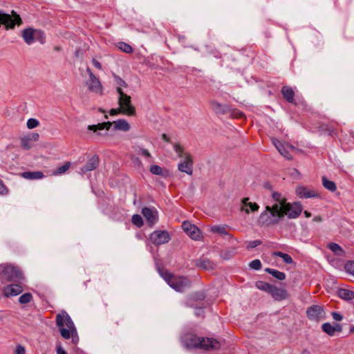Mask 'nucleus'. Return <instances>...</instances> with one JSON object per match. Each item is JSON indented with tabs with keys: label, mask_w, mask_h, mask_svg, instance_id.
<instances>
[{
	"label": "nucleus",
	"mask_w": 354,
	"mask_h": 354,
	"mask_svg": "<svg viewBox=\"0 0 354 354\" xmlns=\"http://www.w3.org/2000/svg\"><path fill=\"white\" fill-rule=\"evenodd\" d=\"M56 324L63 338L66 339L71 338L73 344L77 343L79 338L77 330L74 323L66 311H63L57 315Z\"/></svg>",
	"instance_id": "nucleus-1"
},
{
	"label": "nucleus",
	"mask_w": 354,
	"mask_h": 354,
	"mask_svg": "<svg viewBox=\"0 0 354 354\" xmlns=\"http://www.w3.org/2000/svg\"><path fill=\"white\" fill-rule=\"evenodd\" d=\"M185 346L188 348H198L204 350H218L221 344L212 338L199 337L192 333H187L182 338Z\"/></svg>",
	"instance_id": "nucleus-2"
},
{
	"label": "nucleus",
	"mask_w": 354,
	"mask_h": 354,
	"mask_svg": "<svg viewBox=\"0 0 354 354\" xmlns=\"http://www.w3.org/2000/svg\"><path fill=\"white\" fill-rule=\"evenodd\" d=\"M160 274L167 284L176 292H183L192 286L191 280L186 277L174 275L167 271H162Z\"/></svg>",
	"instance_id": "nucleus-3"
},
{
	"label": "nucleus",
	"mask_w": 354,
	"mask_h": 354,
	"mask_svg": "<svg viewBox=\"0 0 354 354\" xmlns=\"http://www.w3.org/2000/svg\"><path fill=\"white\" fill-rule=\"evenodd\" d=\"M279 209L280 206L278 205H267L258 218L259 225L270 226L279 223L281 219Z\"/></svg>",
	"instance_id": "nucleus-4"
},
{
	"label": "nucleus",
	"mask_w": 354,
	"mask_h": 354,
	"mask_svg": "<svg viewBox=\"0 0 354 354\" xmlns=\"http://www.w3.org/2000/svg\"><path fill=\"white\" fill-rule=\"evenodd\" d=\"M114 124V129L115 130H120L123 131H127L130 129V125L128 122L124 119H120L113 122H106L99 123L97 124L89 125L88 129L96 132L104 129H109V128Z\"/></svg>",
	"instance_id": "nucleus-5"
},
{
	"label": "nucleus",
	"mask_w": 354,
	"mask_h": 354,
	"mask_svg": "<svg viewBox=\"0 0 354 354\" xmlns=\"http://www.w3.org/2000/svg\"><path fill=\"white\" fill-rule=\"evenodd\" d=\"M278 205L280 206L279 212L281 214V219L284 216H287L290 218H297L302 211L301 205L299 202L293 203L286 202L282 206L281 203H279Z\"/></svg>",
	"instance_id": "nucleus-6"
},
{
	"label": "nucleus",
	"mask_w": 354,
	"mask_h": 354,
	"mask_svg": "<svg viewBox=\"0 0 354 354\" xmlns=\"http://www.w3.org/2000/svg\"><path fill=\"white\" fill-rule=\"evenodd\" d=\"M119 95L118 104L122 109V113L128 115H134L136 114L135 107L131 104V98L129 95L124 93L122 90L118 89Z\"/></svg>",
	"instance_id": "nucleus-7"
},
{
	"label": "nucleus",
	"mask_w": 354,
	"mask_h": 354,
	"mask_svg": "<svg viewBox=\"0 0 354 354\" xmlns=\"http://www.w3.org/2000/svg\"><path fill=\"white\" fill-rule=\"evenodd\" d=\"M21 37L24 41L28 44H32L35 40L39 41L41 44L45 41L44 34L42 31L32 28H28L22 30Z\"/></svg>",
	"instance_id": "nucleus-8"
},
{
	"label": "nucleus",
	"mask_w": 354,
	"mask_h": 354,
	"mask_svg": "<svg viewBox=\"0 0 354 354\" xmlns=\"http://www.w3.org/2000/svg\"><path fill=\"white\" fill-rule=\"evenodd\" d=\"M272 141L279 153L288 160H291L293 155L300 152V150L293 146L287 143H282L276 138H272Z\"/></svg>",
	"instance_id": "nucleus-9"
},
{
	"label": "nucleus",
	"mask_w": 354,
	"mask_h": 354,
	"mask_svg": "<svg viewBox=\"0 0 354 354\" xmlns=\"http://www.w3.org/2000/svg\"><path fill=\"white\" fill-rule=\"evenodd\" d=\"M3 273L8 281H19L24 279L22 271L17 266L12 264H6L2 266Z\"/></svg>",
	"instance_id": "nucleus-10"
},
{
	"label": "nucleus",
	"mask_w": 354,
	"mask_h": 354,
	"mask_svg": "<svg viewBox=\"0 0 354 354\" xmlns=\"http://www.w3.org/2000/svg\"><path fill=\"white\" fill-rule=\"evenodd\" d=\"M170 239L169 233L165 230L154 231L150 235L151 241L156 245L167 243Z\"/></svg>",
	"instance_id": "nucleus-11"
},
{
	"label": "nucleus",
	"mask_w": 354,
	"mask_h": 354,
	"mask_svg": "<svg viewBox=\"0 0 354 354\" xmlns=\"http://www.w3.org/2000/svg\"><path fill=\"white\" fill-rule=\"evenodd\" d=\"M86 72L89 75V80L87 82L88 89L95 93H102V86L100 80L92 73L90 68H86Z\"/></svg>",
	"instance_id": "nucleus-12"
},
{
	"label": "nucleus",
	"mask_w": 354,
	"mask_h": 354,
	"mask_svg": "<svg viewBox=\"0 0 354 354\" xmlns=\"http://www.w3.org/2000/svg\"><path fill=\"white\" fill-rule=\"evenodd\" d=\"M322 329L326 334L333 337L342 331V326L337 322H326L322 325Z\"/></svg>",
	"instance_id": "nucleus-13"
},
{
	"label": "nucleus",
	"mask_w": 354,
	"mask_h": 354,
	"mask_svg": "<svg viewBox=\"0 0 354 354\" xmlns=\"http://www.w3.org/2000/svg\"><path fill=\"white\" fill-rule=\"evenodd\" d=\"M193 160L189 154H185V158L178 165V169L180 171L192 175L193 172Z\"/></svg>",
	"instance_id": "nucleus-14"
},
{
	"label": "nucleus",
	"mask_w": 354,
	"mask_h": 354,
	"mask_svg": "<svg viewBox=\"0 0 354 354\" xmlns=\"http://www.w3.org/2000/svg\"><path fill=\"white\" fill-rule=\"evenodd\" d=\"M182 228L194 240H198L201 237L200 230L189 221H184L182 224Z\"/></svg>",
	"instance_id": "nucleus-15"
},
{
	"label": "nucleus",
	"mask_w": 354,
	"mask_h": 354,
	"mask_svg": "<svg viewBox=\"0 0 354 354\" xmlns=\"http://www.w3.org/2000/svg\"><path fill=\"white\" fill-rule=\"evenodd\" d=\"M142 214L150 225H153L158 221V212L155 208L144 207Z\"/></svg>",
	"instance_id": "nucleus-16"
},
{
	"label": "nucleus",
	"mask_w": 354,
	"mask_h": 354,
	"mask_svg": "<svg viewBox=\"0 0 354 354\" xmlns=\"http://www.w3.org/2000/svg\"><path fill=\"white\" fill-rule=\"evenodd\" d=\"M272 291L270 292V295L277 301H281L287 297V291L284 288H277L272 285Z\"/></svg>",
	"instance_id": "nucleus-17"
},
{
	"label": "nucleus",
	"mask_w": 354,
	"mask_h": 354,
	"mask_svg": "<svg viewBox=\"0 0 354 354\" xmlns=\"http://www.w3.org/2000/svg\"><path fill=\"white\" fill-rule=\"evenodd\" d=\"M243 206L241 209L244 211L246 214H250V212H257L259 209V205L256 203L249 202L248 198H244L242 200Z\"/></svg>",
	"instance_id": "nucleus-18"
},
{
	"label": "nucleus",
	"mask_w": 354,
	"mask_h": 354,
	"mask_svg": "<svg viewBox=\"0 0 354 354\" xmlns=\"http://www.w3.org/2000/svg\"><path fill=\"white\" fill-rule=\"evenodd\" d=\"M23 291V288L18 284H11L4 288L3 292L6 297L16 296Z\"/></svg>",
	"instance_id": "nucleus-19"
},
{
	"label": "nucleus",
	"mask_w": 354,
	"mask_h": 354,
	"mask_svg": "<svg viewBox=\"0 0 354 354\" xmlns=\"http://www.w3.org/2000/svg\"><path fill=\"white\" fill-rule=\"evenodd\" d=\"M98 165V157L93 156L88 160L86 164L81 169L82 173L94 170Z\"/></svg>",
	"instance_id": "nucleus-20"
},
{
	"label": "nucleus",
	"mask_w": 354,
	"mask_h": 354,
	"mask_svg": "<svg viewBox=\"0 0 354 354\" xmlns=\"http://www.w3.org/2000/svg\"><path fill=\"white\" fill-rule=\"evenodd\" d=\"M210 106L211 109L218 114H223L225 113L228 109L227 106L225 104H221L215 100L210 101Z\"/></svg>",
	"instance_id": "nucleus-21"
},
{
	"label": "nucleus",
	"mask_w": 354,
	"mask_h": 354,
	"mask_svg": "<svg viewBox=\"0 0 354 354\" xmlns=\"http://www.w3.org/2000/svg\"><path fill=\"white\" fill-rule=\"evenodd\" d=\"M21 176L28 180H36V179H41L44 178V175L41 171H25L21 173Z\"/></svg>",
	"instance_id": "nucleus-22"
},
{
	"label": "nucleus",
	"mask_w": 354,
	"mask_h": 354,
	"mask_svg": "<svg viewBox=\"0 0 354 354\" xmlns=\"http://www.w3.org/2000/svg\"><path fill=\"white\" fill-rule=\"evenodd\" d=\"M196 266L202 269L209 270L214 269L215 265L208 259H201L196 263Z\"/></svg>",
	"instance_id": "nucleus-23"
},
{
	"label": "nucleus",
	"mask_w": 354,
	"mask_h": 354,
	"mask_svg": "<svg viewBox=\"0 0 354 354\" xmlns=\"http://www.w3.org/2000/svg\"><path fill=\"white\" fill-rule=\"evenodd\" d=\"M337 293L340 298L344 300H350L354 298V292L346 288H339Z\"/></svg>",
	"instance_id": "nucleus-24"
},
{
	"label": "nucleus",
	"mask_w": 354,
	"mask_h": 354,
	"mask_svg": "<svg viewBox=\"0 0 354 354\" xmlns=\"http://www.w3.org/2000/svg\"><path fill=\"white\" fill-rule=\"evenodd\" d=\"M283 97L288 102H293L295 93L292 89L289 86H283L281 90Z\"/></svg>",
	"instance_id": "nucleus-25"
},
{
	"label": "nucleus",
	"mask_w": 354,
	"mask_h": 354,
	"mask_svg": "<svg viewBox=\"0 0 354 354\" xmlns=\"http://www.w3.org/2000/svg\"><path fill=\"white\" fill-rule=\"evenodd\" d=\"M265 271L279 280L282 281V280L285 279V278H286L285 273L283 272H280L277 270L272 269V268H266L265 270Z\"/></svg>",
	"instance_id": "nucleus-26"
},
{
	"label": "nucleus",
	"mask_w": 354,
	"mask_h": 354,
	"mask_svg": "<svg viewBox=\"0 0 354 354\" xmlns=\"http://www.w3.org/2000/svg\"><path fill=\"white\" fill-rule=\"evenodd\" d=\"M328 247L335 255H344V250L337 243H328Z\"/></svg>",
	"instance_id": "nucleus-27"
},
{
	"label": "nucleus",
	"mask_w": 354,
	"mask_h": 354,
	"mask_svg": "<svg viewBox=\"0 0 354 354\" xmlns=\"http://www.w3.org/2000/svg\"><path fill=\"white\" fill-rule=\"evenodd\" d=\"M255 286L259 290H263L270 294V292L272 291L271 289L272 285L262 281H258L256 282Z\"/></svg>",
	"instance_id": "nucleus-28"
},
{
	"label": "nucleus",
	"mask_w": 354,
	"mask_h": 354,
	"mask_svg": "<svg viewBox=\"0 0 354 354\" xmlns=\"http://www.w3.org/2000/svg\"><path fill=\"white\" fill-rule=\"evenodd\" d=\"M322 184L326 189L330 192H335L337 189L335 183L325 176L322 177Z\"/></svg>",
	"instance_id": "nucleus-29"
},
{
	"label": "nucleus",
	"mask_w": 354,
	"mask_h": 354,
	"mask_svg": "<svg viewBox=\"0 0 354 354\" xmlns=\"http://www.w3.org/2000/svg\"><path fill=\"white\" fill-rule=\"evenodd\" d=\"M272 198L274 202L272 205L281 204V206L286 203V199L282 197L281 194L279 192H273L272 194Z\"/></svg>",
	"instance_id": "nucleus-30"
},
{
	"label": "nucleus",
	"mask_w": 354,
	"mask_h": 354,
	"mask_svg": "<svg viewBox=\"0 0 354 354\" xmlns=\"http://www.w3.org/2000/svg\"><path fill=\"white\" fill-rule=\"evenodd\" d=\"M296 193L300 198H310V192L303 186H298L296 189Z\"/></svg>",
	"instance_id": "nucleus-31"
},
{
	"label": "nucleus",
	"mask_w": 354,
	"mask_h": 354,
	"mask_svg": "<svg viewBox=\"0 0 354 354\" xmlns=\"http://www.w3.org/2000/svg\"><path fill=\"white\" fill-rule=\"evenodd\" d=\"M273 254L276 257H281L286 263L290 264L293 263L292 257L288 254L281 252H274Z\"/></svg>",
	"instance_id": "nucleus-32"
},
{
	"label": "nucleus",
	"mask_w": 354,
	"mask_h": 354,
	"mask_svg": "<svg viewBox=\"0 0 354 354\" xmlns=\"http://www.w3.org/2000/svg\"><path fill=\"white\" fill-rule=\"evenodd\" d=\"M211 231L214 233H218L222 235H227L228 236H230L229 234L225 230V228L224 226L221 225H214L211 227Z\"/></svg>",
	"instance_id": "nucleus-33"
},
{
	"label": "nucleus",
	"mask_w": 354,
	"mask_h": 354,
	"mask_svg": "<svg viewBox=\"0 0 354 354\" xmlns=\"http://www.w3.org/2000/svg\"><path fill=\"white\" fill-rule=\"evenodd\" d=\"M118 47L119 49L126 53H131L133 51L132 47L129 44L124 42H119Z\"/></svg>",
	"instance_id": "nucleus-34"
},
{
	"label": "nucleus",
	"mask_w": 354,
	"mask_h": 354,
	"mask_svg": "<svg viewBox=\"0 0 354 354\" xmlns=\"http://www.w3.org/2000/svg\"><path fill=\"white\" fill-rule=\"evenodd\" d=\"M71 163L69 162H67L64 165L58 167L54 172V175H59L65 173L70 167Z\"/></svg>",
	"instance_id": "nucleus-35"
},
{
	"label": "nucleus",
	"mask_w": 354,
	"mask_h": 354,
	"mask_svg": "<svg viewBox=\"0 0 354 354\" xmlns=\"http://www.w3.org/2000/svg\"><path fill=\"white\" fill-rule=\"evenodd\" d=\"M115 82L117 85L116 86V91L118 92V89L120 88V90H122V88L124 87L126 88L127 86V84L125 82L124 80H123L121 77L119 76H115Z\"/></svg>",
	"instance_id": "nucleus-36"
},
{
	"label": "nucleus",
	"mask_w": 354,
	"mask_h": 354,
	"mask_svg": "<svg viewBox=\"0 0 354 354\" xmlns=\"http://www.w3.org/2000/svg\"><path fill=\"white\" fill-rule=\"evenodd\" d=\"M135 151L139 154V155H142L143 156H145V158H151V153L148 151V150L145 149H143L140 147H136L135 148Z\"/></svg>",
	"instance_id": "nucleus-37"
},
{
	"label": "nucleus",
	"mask_w": 354,
	"mask_h": 354,
	"mask_svg": "<svg viewBox=\"0 0 354 354\" xmlns=\"http://www.w3.org/2000/svg\"><path fill=\"white\" fill-rule=\"evenodd\" d=\"M132 223L139 227H142L143 225V220L142 216L138 214H134L132 216Z\"/></svg>",
	"instance_id": "nucleus-38"
},
{
	"label": "nucleus",
	"mask_w": 354,
	"mask_h": 354,
	"mask_svg": "<svg viewBox=\"0 0 354 354\" xmlns=\"http://www.w3.org/2000/svg\"><path fill=\"white\" fill-rule=\"evenodd\" d=\"M150 171L155 175L164 176L162 167L158 165H152L150 167Z\"/></svg>",
	"instance_id": "nucleus-39"
},
{
	"label": "nucleus",
	"mask_w": 354,
	"mask_h": 354,
	"mask_svg": "<svg viewBox=\"0 0 354 354\" xmlns=\"http://www.w3.org/2000/svg\"><path fill=\"white\" fill-rule=\"evenodd\" d=\"M27 127L29 129H34L39 125V122L35 118H30L27 121Z\"/></svg>",
	"instance_id": "nucleus-40"
},
{
	"label": "nucleus",
	"mask_w": 354,
	"mask_h": 354,
	"mask_svg": "<svg viewBox=\"0 0 354 354\" xmlns=\"http://www.w3.org/2000/svg\"><path fill=\"white\" fill-rule=\"evenodd\" d=\"M32 297L30 293H25L19 298V301L21 304H26L30 301Z\"/></svg>",
	"instance_id": "nucleus-41"
},
{
	"label": "nucleus",
	"mask_w": 354,
	"mask_h": 354,
	"mask_svg": "<svg viewBox=\"0 0 354 354\" xmlns=\"http://www.w3.org/2000/svg\"><path fill=\"white\" fill-rule=\"evenodd\" d=\"M174 149L180 158H185V155L187 154V153H184L183 147L179 144H174Z\"/></svg>",
	"instance_id": "nucleus-42"
},
{
	"label": "nucleus",
	"mask_w": 354,
	"mask_h": 354,
	"mask_svg": "<svg viewBox=\"0 0 354 354\" xmlns=\"http://www.w3.org/2000/svg\"><path fill=\"white\" fill-rule=\"evenodd\" d=\"M249 266L252 269L259 270L261 268V263L260 260L255 259V260H253L252 261H251L250 263Z\"/></svg>",
	"instance_id": "nucleus-43"
},
{
	"label": "nucleus",
	"mask_w": 354,
	"mask_h": 354,
	"mask_svg": "<svg viewBox=\"0 0 354 354\" xmlns=\"http://www.w3.org/2000/svg\"><path fill=\"white\" fill-rule=\"evenodd\" d=\"M346 270L354 276V262H348L345 265Z\"/></svg>",
	"instance_id": "nucleus-44"
},
{
	"label": "nucleus",
	"mask_w": 354,
	"mask_h": 354,
	"mask_svg": "<svg viewBox=\"0 0 354 354\" xmlns=\"http://www.w3.org/2000/svg\"><path fill=\"white\" fill-rule=\"evenodd\" d=\"M15 354H26V349L25 348L21 345H18L16 347Z\"/></svg>",
	"instance_id": "nucleus-45"
},
{
	"label": "nucleus",
	"mask_w": 354,
	"mask_h": 354,
	"mask_svg": "<svg viewBox=\"0 0 354 354\" xmlns=\"http://www.w3.org/2000/svg\"><path fill=\"white\" fill-rule=\"evenodd\" d=\"M260 244H261V241H258V240L250 241L249 243V244L248 245L247 248L248 249L254 248L255 247L259 245Z\"/></svg>",
	"instance_id": "nucleus-46"
},
{
	"label": "nucleus",
	"mask_w": 354,
	"mask_h": 354,
	"mask_svg": "<svg viewBox=\"0 0 354 354\" xmlns=\"http://www.w3.org/2000/svg\"><path fill=\"white\" fill-rule=\"evenodd\" d=\"M332 316L334 320L335 321H341L343 319V315L340 313H338L335 311L333 312Z\"/></svg>",
	"instance_id": "nucleus-47"
},
{
	"label": "nucleus",
	"mask_w": 354,
	"mask_h": 354,
	"mask_svg": "<svg viewBox=\"0 0 354 354\" xmlns=\"http://www.w3.org/2000/svg\"><path fill=\"white\" fill-rule=\"evenodd\" d=\"M29 142L30 141L26 138L21 139L22 147L26 149H30V145L29 144Z\"/></svg>",
	"instance_id": "nucleus-48"
},
{
	"label": "nucleus",
	"mask_w": 354,
	"mask_h": 354,
	"mask_svg": "<svg viewBox=\"0 0 354 354\" xmlns=\"http://www.w3.org/2000/svg\"><path fill=\"white\" fill-rule=\"evenodd\" d=\"M39 136L37 133H32L28 138H26L29 141L30 140H38Z\"/></svg>",
	"instance_id": "nucleus-49"
},
{
	"label": "nucleus",
	"mask_w": 354,
	"mask_h": 354,
	"mask_svg": "<svg viewBox=\"0 0 354 354\" xmlns=\"http://www.w3.org/2000/svg\"><path fill=\"white\" fill-rule=\"evenodd\" d=\"M195 299L196 300H203L205 298V295L203 292H197L194 295Z\"/></svg>",
	"instance_id": "nucleus-50"
},
{
	"label": "nucleus",
	"mask_w": 354,
	"mask_h": 354,
	"mask_svg": "<svg viewBox=\"0 0 354 354\" xmlns=\"http://www.w3.org/2000/svg\"><path fill=\"white\" fill-rule=\"evenodd\" d=\"M120 113H122V109H120V107H119L118 109H112L110 111V114L111 115H116Z\"/></svg>",
	"instance_id": "nucleus-51"
},
{
	"label": "nucleus",
	"mask_w": 354,
	"mask_h": 354,
	"mask_svg": "<svg viewBox=\"0 0 354 354\" xmlns=\"http://www.w3.org/2000/svg\"><path fill=\"white\" fill-rule=\"evenodd\" d=\"M7 193V189L3 183V181L0 180V194H3Z\"/></svg>",
	"instance_id": "nucleus-52"
},
{
	"label": "nucleus",
	"mask_w": 354,
	"mask_h": 354,
	"mask_svg": "<svg viewBox=\"0 0 354 354\" xmlns=\"http://www.w3.org/2000/svg\"><path fill=\"white\" fill-rule=\"evenodd\" d=\"M57 354H67L66 351L60 346H57Z\"/></svg>",
	"instance_id": "nucleus-53"
},
{
	"label": "nucleus",
	"mask_w": 354,
	"mask_h": 354,
	"mask_svg": "<svg viewBox=\"0 0 354 354\" xmlns=\"http://www.w3.org/2000/svg\"><path fill=\"white\" fill-rule=\"evenodd\" d=\"M92 62H93V66H94L95 68H98V69H100H100H102V65H101V64H100V62H98L97 60H96V59H93V61H92Z\"/></svg>",
	"instance_id": "nucleus-54"
},
{
	"label": "nucleus",
	"mask_w": 354,
	"mask_h": 354,
	"mask_svg": "<svg viewBox=\"0 0 354 354\" xmlns=\"http://www.w3.org/2000/svg\"><path fill=\"white\" fill-rule=\"evenodd\" d=\"M323 221V218L320 215L315 216L313 218V221L315 223H321Z\"/></svg>",
	"instance_id": "nucleus-55"
},
{
	"label": "nucleus",
	"mask_w": 354,
	"mask_h": 354,
	"mask_svg": "<svg viewBox=\"0 0 354 354\" xmlns=\"http://www.w3.org/2000/svg\"><path fill=\"white\" fill-rule=\"evenodd\" d=\"M322 307L321 306H319L317 305H313L311 306V310H322Z\"/></svg>",
	"instance_id": "nucleus-56"
},
{
	"label": "nucleus",
	"mask_w": 354,
	"mask_h": 354,
	"mask_svg": "<svg viewBox=\"0 0 354 354\" xmlns=\"http://www.w3.org/2000/svg\"><path fill=\"white\" fill-rule=\"evenodd\" d=\"M162 138L164 140L167 141V142H169V138L167 137V136L166 134H165V133H163V134L162 135Z\"/></svg>",
	"instance_id": "nucleus-57"
},
{
	"label": "nucleus",
	"mask_w": 354,
	"mask_h": 354,
	"mask_svg": "<svg viewBox=\"0 0 354 354\" xmlns=\"http://www.w3.org/2000/svg\"><path fill=\"white\" fill-rule=\"evenodd\" d=\"M304 214H306V217L310 216V213L308 211H305Z\"/></svg>",
	"instance_id": "nucleus-58"
},
{
	"label": "nucleus",
	"mask_w": 354,
	"mask_h": 354,
	"mask_svg": "<svg viewBox=\"0 0 354 354\" xmlns=\"http://www.w3.org/2000/svg\"><path fill=\"white\" fill-rule=\"evenodd\" d=\"M350 331H351V333H354V326L351 327V328H350Z\"/></svg>",
	"instance_id": "nucleus-59"
},
{
	"label": "nucleus",
	"mask_w": 354,
	"mask_h": 354,
	"mask_svg": "<svg viewBox=\"0 0 354 354\" xmlns=\"http://www.w3.org/2000/svg\"><path fill=\"white\" fill-rule=\"evenodd\" d=\"M302 354H310V353L308 351H304Z\"/></svg>",
	"instance_id": "nucleus-60"
},
{
	"label": "nucleus",
	"mask_w": 354,
	"mask_h": 354,
	"mask_svg": "<svg viewBox=\"0 0 354 354\" xmlns=\"http://www.w3.org/2000/svg\"><path fill=\"white\" fill-rule=\"evenodd\" d=\"M306 313H307V315H308V316L310 315V311H309V310H307V311H306Z\"/></svg>",
	"instance_id": "nucleus-61"
},
{
	"label": "nucleus",
	"mask_w": 354,
	"mask_h": 354,
	"mask_svg": "<svg viewBox=\"0 0 354 354\" xmlns=\"http://www.w3.org/2000/svg\"><path fill=\"white\" fill-rule=\"evenodd\" d=\"M100 111L101 112H104V110H102V109H100Z\"/></svg>",
	"instance_id": "nucleus-62"
},
{
	"label": "nucleus",
	"mask_w": 354,
	"mask_h": 354,
	"mask_svg": "<svg viewBox=\"0 0 354 354\" xmlns=\"http://www.w3.org/2000/svg\"><path fill=\"white\" fill-rule=\"evenodd\" d=\"M313 196H315V195L311 194L310 197H313Z\"/></svg>",
	"instance_id": "nucleus-63"
}]
</instances>
